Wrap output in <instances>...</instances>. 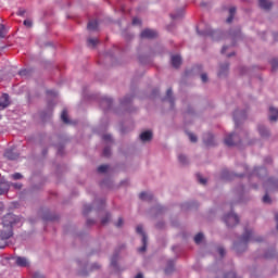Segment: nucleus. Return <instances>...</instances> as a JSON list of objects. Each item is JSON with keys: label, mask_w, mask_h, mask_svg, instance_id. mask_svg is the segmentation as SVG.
<instances>
[{"label": "nucleus", "mask_w": 278, "mask_h": 278, "mask_svg": "<svg viewBox=\"0 0 278 278\" xmlns=\"http://www.w3.org/2000/svg\"><path fill=\"white\" fill-rule=\"evenodd\" d=\"M173 266H174L173 261H169L168 262V267L165 269L166 275L173 273Z\"/></svg>", "instance_id": "nucleus-39"}, {"label": "nucleus", "mask_w": 278, "mask_h": 278, "mask_svg": "<svg viewBox=\"0 0 278 278\" xmlns=\"http://www.w3.org/2000/svg\"><path fill=\"white\" fill-rule=\"evenodd\" d=\"M23 25L25 26L26 29H31V27H34V21L31 20H25L23 22Z\"/></svg>", "instance_id": "nucleus-32"}, {"label": "nucleus", "mask_w": 278, "mask_h": 278, "mask_svg": "<svg viewBox=\"0 0 278 278\" xmlns=\"http://www.w3.org/2000/svg\"><path fill=\"white\" fill-rule=\"evenodd\" d=\"M225 51H227V47H223L222 53H225Z\"/></svg>", "instance_id": "nucleus-57"}, {"label": "nucleus", "mask_w": 278, "mask_h": 278, "mask_svg": "<svg viewBox=\"0 0 278 278\" xmlns=\"http://www.w3.org/2000/svg\"><path fill=\"white\" fill-rule=\"evenodd\" d=\"M201 80L203 81V84L207 83V74H202Z\"/></svg>", "instance_id": "nucleus-45"}, {"label": "nucleus", "mask_w": 278, "mask_h": 278, "mask_svg": "<svg viewBox=\"0 0 278 278\" xmlns=\"http://www.w3.org/2000/svg\"><path fill=\"white\" fill-rule=\"evenodd\" d=\"M10 106V96L8 93H3L0 97V110H5V108Z\"/></svg>", "instance_id": "nucleus-9"}, {"label": "nucleus", "mask_w": 278, "mask_h": 278, "mask_svg": "<svg viewBox=\"0 0 278 278\" xmlns=\"http://www.w3.org/2000/svg\"><path fill=\"white\" fill-rule=\"evenodd\" d=\"M178 161L180 162V164H188V157L184 154L178 155Z\"/></svg>", "instance_id": "nucleus-34"}, {"label": "nucleus", "mask_w": 278, "mask_h": 278, "mask_svg": "<svg viewBox=\"0 0 278 278\" xmlns=\"http://www.w3.org/2000/svg\"><path fill=\"white\" fill-rule=\"evenodd\" d=\"M110 166L109 165H100L98 167V173H108Z\"/></svg>", "instance_id": "nucleus-35"}, {"label": "nucleus", "mask_w": 278, "mask_h": 278, "mask_svg": "<svg viewBox=\"0 0 278 278\" xmlns=\"http://www.w3.org/2000/svg\"><path fill=\"white\" fill-rule=\"evenodd\" d=\"M151 138H153V132H151V130H147L140 134V140L142 142H149Z\"/></svg>", "instance_id": "nucleus-13"}, {"label": "nucleus", "mask_w": 278, "mask_h": 278, "mask_svg": "<svg viewBox=\"0 0 278 278\" xmlns=\"http://www.w3.org/2000/svg\"><path fill=\"white\" fill-rule=\"evenodd\" d=\"M275 220H276V223H278V213H276V215H275Z\"/></svg>", "instance_id": "nucleus-59"}, {"label": "nucleus", "mask_w": 278, "mask_h": 278, "mask_svg": "<svg viewBox=\"0 0 278 278\" xmlns=\"http://www.w3.org/2000/svg\"><path fill=\"white\" fill-rule=\"evenodd\" d=\"M136 232L142 237L143 245L141 248H139V253H144L147 251V233H144V230L142 229V225L137 226Z\"/></svg>", "instance_id": "nucleus-6"}, {"label": "nucleus", "mask_w": 278, "mask_h": 278, "mask_svg": "<svg viewBox=\"0 0 278 278\" xmlns=\"http://www.w3.org/2000/svg\"><path fill=\"white\" fill-rule=\"evenodd\" d=\"M170 62L174 68H179V66H181V56L172 55Z\"/></svg>", "instance_id": "nucleus-16"}, {"label": "nucleus", "mask_w": 278, "mask_h": 278, "mask_svg": "<svg viewBox=\"0 0 278 278\" xmlns=\"http://www.w3.org/2000/svg\"><path fill=\"white\" fill-rule=\"evenodd\" d=\"M111 266H113V268H116V257H113L111 260Z\"/></svg>", "instance_id": "nucleus-49"}, {"label": "nucleus", "mask_w": 278, "mask_h": 278, "mask_svg": "<svg viewBox=\"0 0 278 278\" xmlns=\"http://www.w3.org/2000/svg\"><path fill=\"white\" fill-rule=\"evenodd\" d=\"M165 101H168L170 103V105H173V90L172 89H167Z\"/></svg>", "instance_id": "nucleus-28"}, {"label": "nucleus", "mask_w": 278, "mask_h": 278, "mask_svg": "<svg viewBox=\"0 0 278 278\" xmlns=\"http://www.w3.org/2000/svg\"><path fill=\"white\" fill-rule=\"evenodd\" d=\"M135 278H143L142 274H138Z\"/></svg>", "instance_id": "nucleus-58"}, {"label": "nucleus", "mask_w": 278, "mask_h": 278, "mask_svg": "<svg viewBox=\"0 0 278 278\" xmlns=\"http://www.w3.org/2000/svg\"><path fill=\"white\" fill-rule=\"evenodd\" d=\"M110 153H111L110 148H104V150H103L104 157H109Z\"/></svg>", "instance_id": "nucleus-44"}, {"label": "nucleus", "mask_w": 278, "mask_h": 278, "mask_svg": "<svg viewBox=\"0 0 278 278\" xmlns=\"http://www.w3.org/2000/svg\"><path fill=\"white\" fill-rule=\"evenodd\" d=\"M269 121L271 123H275V121H278V109H275L273 106L269 108Z\"/></svg>", "instance_id": "nucleus-14"}, {"label": "nucleus", "mask_w": 278, "mask_h": 278, "mask_svg": "<svg viewBox=\"0 0 278 278\" xmlns=\"http://www.w3.org/2000/svg\"><path fill=\"white\" fill-rule=\"evenodd\" d=\"M10 188H13V190H23V184L9 181V190H10Z\"/></svg>", "instance_id": "nucleus-22"}, {"label": "nucleus", "mask_w": 278, "mask_h": 278, "mask_svg": "<svg viewBox=\"0 0 278 278\" xmlns=\"http://www.w3.org/2000/svg\"><path fill=\"white\" fill-rule=\"evenodd\" d=\"M132 25H140V18L135 17V18L132 20Z\"/></svg>", "instance_id": "nucleus-47"}, {"label": "nucleus", "mask_w": 278, "mask_h": 278, "mask_svg": "<svg viewBox=\"0 0 278 278\" xmlns=\"http://www.w3.org/2000/svg\"><path fill=\"white\" fill-rule=\"evenodd\" d=\"M238 138V135L236 134H230L225 138V144H227V147H233V144H236V139Z\"/></svg>", "instance_id": "nucleus-12"}, {"label": "nucleus", "mask_w": 278, "mask_h": 278, "mask_svg": "<svg viewBox=\"0 0 278 278\" xmlns=\"http://www.w3.org/2000/svg\"><path fill=\"white\" fill-rule=\"evenodd\" d=\"M103 140L110 141V140H112V136H110V135H104V136H103Z\"/></svg>", "instance_id": "nucleus-51"}, {"label": "nucleus", "mask_w": 278, "mask_h": 278, "mask_svg": "<svg viewBox=\"0 0 278 278\" xmlns=\"http://www.w3.org/2000/svg\"><path fill=\"white\" fill-rule=\"evenodd\" d=\"M238 116H240L241 118H244V115L240 114L239 112H235L233 121H235L236 127H238Z\"/></svg>", "instance_id": "nucleus-38"}, {"label": "nucleus", "mask_w": 278, "mask_h": 278, "mask_svg": "<svg viewBox=\"0 0 278 278\" xmlns=\"http://www.w3.org/2000/svg\"><path fill=\"white\" fill-rule=\"evenodd\" d=\"M16 225H23V218L21 216L8 213L2 217V228L0 229V240L4 242L0 245V249H5L8 247V241L12 236H14V227Z\"/></svg>", "instance_id": "nucleus-1"}, {"label": "nucleus", "mask_w": 278, "mask_h": 278, "mask_svg": "<svg viewBox=\"0 0 278 278\" xmlns=\"http://www.w3.org/2000/svg\"><path fill=\"white\" fill-rule=\"evenodd\" d=\"M102 225H108L110 223V214H106L105 217L101 219Z\"/></svg>", "instance_id": "nucleus-40"}, {"label": "nucleus", "mask_w": 278, "mask_h": 278, "mask_svg": "<svg viewBox=\"0 0 278 278\" xmlns=\"http://www.w3.org/2000/svg\"><path fill=\"white\" fill-rule=\"evenodd\" d=\"M31 73H33L31 70H22L18 72V75L21 77H29L31 75Z\"/></svg>", "instance_id": "nucleus-31"}, {"label": "nucleus", "mask_w": 278, "mask_h": 278, "mask_svg": "<svg viewBox=\"0 0 278 278\" xmlns=\"http://www.w3.org/2000/svg\"><path fill=\"white\" fill-rule=\"evenodd\" d=\"M264 188L266 190V194L263 197V203L270 204V203H273V200H270L268 192H275L276 190H278V180L269 178L265 182Z\"/></svg>", "instance_id": "nucleus-3"}, {"label": "nucleus", "mask_w": 278, "mask_h": 278, "mask_svg": "<svg viewBox=\"0 0 278 278\" xmlns=\"http://www.w3.org/2000/svg\"><path fill=\"white\" fill-rule=\"evenodd\" d=\"M224 223L227 225V227H236V225L240 223V218H238V215L230 213L224 216Z\"/></svg>", "instance_id": "nucleus-4"}, {"label": "nucleus", "mask_w": 278, "mask_h": 278, "mask_svg": "<svg viewBox=\"0 0 278 278\" xmlns=\"http://www.w3.org/2000/svg\"><path fill=\"white\" fill-rule=\"evenodd\" d=\"M17 15H18V16H25V9H20V10L17 11Z\"/></svg>", "instance_id": "nucleus-46"}, {"label": "nucleus", "mask_w": 278, "mask_h": 278, "mask_svg": "<svg viewBox=\"0 0 278 278\" xmlns=\"http://www.w3.org/2000/svg\"><path fill=\"white\" fill-rule=\"evenodd\" d=\"M122 103H127V101H124V102H122Z\"/></svg>", "instance_id": "nucleus-61"}, {"label": "nucleus", "mask_w": 278, "mask_h": 278, "mask_svg": "<svg viewBox=\"0 0 278 278\" xmlns=\"http://www.w3.org/2000/svg\"><path fill=\"white\" fill-rule=\"evenodd\" d=\"M198 34L200 36H211L212 38H214L215 40L218 39V36H220V31L218 30H212V29H206L204 31H200L198 30Z\"/></svg>", "instance_id": "nucleus-8"}, {"label": "nucleus", "mask_w": 278, "mask_h": 278, "mask_svg": "<svg viewBox=\"0 0 278 278\" xmlns=\"http://www.w3.org/2000/svg\"><path fill=\"white\" fill-rule=\"evenodd\" d=\"M188 136L191 142H197V136L194 134L189 132Z\"/></svg>", "instance_id": "nucleus-43"}, {"label": "nucleus", "mask_w": 278, "mask_h": 278, "mask_svg": "<svg viewBox=\"0 0 278 278\" xmlns=\"http://www.w3.org/2000/svg\"><path fill=\"white\" fill-rule=\"evenodd\" d=\"M248 242H262V239H255L253 230H245L239 243H235L237 253H240L241 247H247Z\"/></svg>", "instance_id": "nucleus-2"}, {"label": "nucleus", "mask_w": 278, "mask_h": 278, "mask_svg": "<svg viewBox=\"0 0 278 278\" xmlns=\"http://www.w3.org/2000/svg\"><path fill=\"white\" fill-rule=\"evenodd\" d=\"M229 71V64L225 63L224 65L220 66V70L218 72L219 77H223Z\"/></svg>", "instance_id": "nucleus-25"}, {"label": "nucleus", "mask_w": 278, "mask_h": 278, "mask_svg": "<svg viewBox=\"0 0 278 278\" xmlns=\"http://www.w3.org/2000/svg\"><path fill=\"white\" fill-rule=\"evenodd\" d=\"M260 8L263 10H270L273 8V2L270 0H258Z\"/></svg>", "instance_id": "nucleus-19"}, {"label": "nucleus", "mask_w": 278, "mask_h": 278, "mask_svg": "<svg viewBox=\"0 0 278 278\" xmlns=\"http://www.w3.org/2000/svg\"><path fill=\"white\" fill-rule=\"evenodd\" d=\"M218 253H219V255H220L222 257H224V256H225V249L218 248Z\"/></svg>", "instance_id": "nucleus-48"}, {"label": "nucleus", "mask_w": 278, "mask_h": 278, "mask_svg": "<svg viewBox=\"0 0 278 278\" xmlns=\"http://www.w3.org/2000/svg\"><path fill=\"white\" fill-rule=\"evenodd\" d=\"M8 31L5 30L4 25H0V38H5Z\"/></svg>", "instance_id": "nucleus-36"}, {"label": "nucleus", "mask_w": 278, "mask_h": 278, "mask_svg": "<svg viewBox=\"0 0 278 278\" xmlns=\"http://www.w3.org/2000/svg\"><path fill=\"white\" fill-rule=\"evenodd\" d=\"M10 192V181L0 180V197Z\"/></svg>", "instance_id": "nucleus-10"}, {"label": "nucleus", "mask_w": 278, "mask_h": 278, "mask_svg": "<svg viewBox=\"0 0 278 278\" xmlns=\"http://www.w3.org/2000/svg\"><path fill=\"white\" fill-rule=\"evenodd\" d=\"M4 207H5V205L3 204V202H0V212H3Z\"/></svg>", "instance_id": "nucleus-54"}, {"label": "nucleus", "mask_w": 278, "mask_h": 278, "mask_svg": "<svg viewBox=\"0 0 278 278\" xmlns=\"http://www.w3.org/2000/svg\"><path fill=\"white\" fill-rule=\"evenodd\" d=\"M92 210V206H90V204H86L84 206V214H88V212H90Z\"/></svg>", "instance_id": "nucleus-42"}, {"label": "nucleus", "mask_w": 278, "mask_h": 278, "mask_svg": "<svg viewBox=\"0 0 278 278\" xmlns=\"http://www.w3.org/2000/svg\"><path fill=\"white\" fill-rule=\"evenodd\" d=\"M197 179H198L199 184H202V186H205V184H207V180L205 178H203V176H201V174L197 175Z\"/></svg>", "instance_id": "nucleus-37"}, {"label": "nucleus", "mask_w": 278, "mask_h": 278, "mask_svg": "<svg viewBox=\"0 0 278 278\" xmlns=\"http://www.w3.org/2000/svg\"><path fill=\"white\" fill-rule=\"evenodd\" d=\"M258 134L262 138H268L270 136V131L264 125L258 126Z\"/></svg>", "instance_id": "nucleus-18"}, {"label": "nucleus", "mask_w": 278, "mask_h": 278, "mask_svg": "<svg viewBox=\"0 0 278 278\" xmlns=\"http://www.w3.org/2000/svg\"><path fill=\"white\" fill-rule=\"evenodd\" d=\"M88 225H90V220H88Z\"/></svg>", "instance_id": "nucleus-62"}, {"label": "nucleus", "mask_w": 278, "mask_h": 278, "mask_svg": "<svg viewBox=\"0 0 278 278\" xmlns=\"http://www.w3.org/2000/svg\"><path fill=\"white\" fill-rule=\"evenodd\" d=\"M92 268H100L99 264H93Z\"/></svg>", "instance_id": "nucleus-56"}, {"label": "nucleus", "mask_w": 278, "mask_h": 278, "mask_svg": "<svg viewBox=\"0 0 278 278\" xmlns=\"http://www.w3.org/2000/svg\"><path fill=\"white\" fill-rule=\"evenodd\" d=\"M116 227H123V218H119L116 223Z\"/></svg>", "instance_id": "nucleus-52"}, {"label": "nucleus", "mask_w": 278, "mask_h": 278, "mask_svg": "<svg viewBox=\"0 0 278 278\" xmlns=\"http://www.w3.org/2000/svg\"><path fill=\"white\" fill-rule=\"evenodd\" d=\"M236 15V8H230L229 9V17L226 20L227 23H231L233 21V16Z\"/></svg>", "instance_id": "nucleus-27"}, {"label": "nucleus", "mask_w": 278, "mask_h": 278, "mask_svg": "<svg viewBox=\"0 0 278 278\" xmlns=\"http://www.w3.org/2000/svg\"><path fill=\"white\" fill-rule=\"evenodd\" d=\"M252 175H257V177H262L263 175H266V168L264 167L255 168Z\"/></svg>", "instance_id": "nucleus-24"}, {"label": "nucleus", "mask_w": 278, "mask_h": 278, "mask_svg": "<svg viewBox=\"0 0 278 278\" xmlns=\"http://www.w3.org/2000/svg\"><path fill=\"white\" fill-rule=\"evenodd\" d=\"M87 45H88V47H91L92 49H94L97 47V45H99V39H97V38H89L87 40Z\"/></svg>", "instance_id": "nucleus-23"}, {"label": "nucleus", "mask_w": 278, "mask_h": 278, "mask_svg": "<svg viewBox=\"0 0 278 278\" xmlns=\"http://www.w3.org/2000/svg\"><path fill=\"white\" fill-rule=\"evenodd\" d=\"M61 119L63 121V123H65V125H68V123H71V121H68V112L66 110H63L61 114Z\"/></svg>", "instance_id": "nucleus-26"}, {"label": "nucleus", "mask_w": 278, "mask_h": 278, "mask_svg": "<svg viewBox=\"0 0 278 278\" xmlns=\"http://www.w3.org/2000/svg\"><path fill=\"white\" fill-rule=\"evenodd\" d=\"M27 193H29V190H28V189H24V190L22 191V194H27Z\"/></svg>", "instance_id": "nucleus-55"}, {"label": "nucleus", "mask_w": 278, "mask_h": 278, "mask_svg": "<svg viewBox=\"0 0 278 278\" xmlns=\"http://www.w3.org/2000/svg\"><path fill=\"white\" fill-rule=\"evenodd\" d=\"M139 198L141 199V201H153V193H151V192H141L139 194Z\"/></svg>", "instance_id": "nucleus-20"}, {"label": "nucleus", "mask_w": 278, "mask_h": 278, "mask_svg": "<svg viewBox=\"0 0 278 278\" xmlns=\"http://www.w3.org/2000/svg\"><path fill=\"white\" fill-rule=\"evenodd\" d=\"M36 278H42V276H40V274H37V277Z\"/></svg>", "instance_id": "nucleus-60"}, {"label": "nucleus", "mask_w": 278, "mask_h": 278, "mask_svg": "<svg viewBox=\"0 0 278 278\" xmlns=\"http://www.w3.org/2000/svg\"><path fill=\"white\" fill-rule=\"evenodd\" d=\"M97 27H99V23L97 21H90L87 25V29H89V31L97 30Z\"/></svg>", "instance_id": "nucleus-21"}, {"label": "nucleus", "mask_w": 278, "mask_h": 278, "mask_svg": "<svg viewBox=\"0 0 278 278\" xmlns=\"http://www.w3.org/2000/svg\"><path fill=\"white\" fill-rule=\"evenodd\" d=\"M3 157H5V160H10L11 162H14L18 160V157H21V154L18 153V151H16V149L9 148L4 151Z\"/></svg>", "instance_id": "nucleus-5"}, {"label": "nucleus", "mask_w": 278, "mask_h": 278, "mask_svg": "<svg viewBox=\"0 0 278 278\" xmlns=\"http://www.w3.org/2000/svg\"><path fill=\"white\" fill-rule=\"evenodd\" d=\"M225 278H236V274L235 273H229Z\"/></svg>", "instance_id": "nucleus-53"}, {"label": "nucleus", "mask_w": 278, "mask_h": 278, "mask_svg": "<svg viewBox=\"0 0 278 278\" xmlns=\"http://www.w3.org/2000/svg\"><path fill=\"white\" fill-rule=\"evenodd\" d=\"M203 140H204V144H206V147H214V135L206 134L204 136Z\"/></svg>", "instance_id": "nucleus-15"}, {"label": "nucleus", "mask_w": 278, "mask_h": 278, "mask_svg": "<svg viewBox=\"0 0 278 278\" xmlns=\"http://www.w3.org/2000/svg\"><path fill=\"white\" fill-rule=\"evenodd\" d=\"M184 13H180V14H172V18H180V16H182Z\"/></svg>", "instance_id": "nucleus-50"}, {"label": "nucleus", "mask_w": 278, "mask_h": 278, "mask_svg": "<svg viewBox=\"0 0 278 278\" xmlns=\"http://www.w3.org/2000/svg\"><path fill=\"white\" fill-rule=\"evenodd\" d=\"M10 178L13 179V181H21V179H23V174L14 173L10 176Z\"/></svg>", "instance_id": "nucleus-30"}, {"label": "nucleus", "mask_w": 278, "mask_h": 278, "mask_svg": "<svg viewBox=\"0 0 278 278\" xmlns=\"http://www.w3.org/2000/svg\"><path fill=\"white\" fill-rule=\"evenodd\" d=\"M271 68H273L274 71H277V68H278V60H277V59H275V60L271 61Z\"/></svg>", "instance_id": "nucleus-41"}, {"label": "nucleus", "mask_w": 278, "mask_h": 278, "mask_svg": "<svg viewBox=\"0 0 278 278\" xmlns=\"http://www.w3.org/2000/svg\"><path fill=\"white\" fill-rule=\"evenodd\" d=\"M141 38H157V31L147 28L141 33Z\"/></svg>", "instance_id": "nucleus-11"}, {"label": "nucleus", "mask_w": 278, "mask_h": 278, "mask_svg": "<svg viewBox=\"0 0 278 278\" xmlns=\"http://www.w3.org/2000/svg\"><path fill=\"white\" fill-rule=\"evenodd\" d=\"M26 97H27L28 103H31L34 101V89H28L26 91Z\"/></svg>", "instance_id": "nucleus-29"}, {"label": "nucleus", "mask_w": 278, "mask_h": 278, "mask_svg": "<svg viewBox=\"0 0 278 278\" xmlns=\"http://www.w3.org/2000/svg\"><path fill=\"white\" fill-rule=\"evenodd\" d=\"M101 108L103 110H110L112 108V99L110 98H103L100 103Z\"/></svg>", "instance_id": "nucleus-17"}, {"label": "nucleus", "mask_w": 278, "mask_h": 278, "mask_svg": "<svg viewBox=\"0 0 278 278\" xmlns=\"http://www.w3.org/2000/svg\"><path fill=\"white\" fill-rule=\"evenodd\" d=\"M15 264L20 268H29L30 266L29 260H27V257H24V256H16Z\"/></svg>", "instance_id": "nucleus-7"}, {"label": "nucleus", "mask_w": 278, "mask_h": 278, "mask_svg": "<svg viewBox=\"0 0 278 278\" xmlns=\"http://www.w3.org/2000/svg\"><path fill=\"white\" fill-rule=\"evenodd\" d=\"M202 241H203V233L199 232L194 237V242H195V244H201Z\"/></svg>", "instance_id": "nucleus-33"}]
</instances>
